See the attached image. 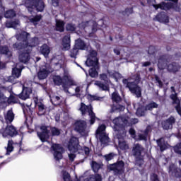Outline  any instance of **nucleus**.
Listing matches in <instances>:
<instances>
[{"label":"nucleus","instance_id":"1","mask_svg":"<svg viewBox=\"0 0 181 181\" xmlns=\"http://www.w3.org/2000/svg\"><path fill=\"white\" fill-rule=\"evenodd\" d=\"M29 36L30 35L25 31H21V33H17L16 35L17 40L21 42H16L13 45V47L20 50L18 59L21 63H28L30 58V53L32 52V47L39 45L38 37L29 40Z\"/></svg>","mask_w":181,"mask_h":181},{"label":"nucleus","instance_id":"38","mask_svg":"<svg viewBox=\"0 0 181 181\" xmlns=\"http://www.w3.org/2000/svg\"><path fill=\"white\" fill-rule=\"evenodd\" d=\"M92 169L95 173H98V170L101 169V164L97 163V161H92Z\"/></svg>","mask_w":181,"mask_h":181},{"label":"nucleus","instance_id":"56","mask_svg":"<svg viewBox=\"0 0 181 181\" xmlns=\"http://www.w3.org/2000/svg\"><path fill=\"white\" fill-rule=\"evenodd\" d=\"M97 139H99L102 144H105V142L110 139V136H99L98 138L97 137Z\"/></svg>","mask_w":181,"mask_h":181},{"label":"nucleus","instance_id":"33","mask_svg":"<svg viewBox=\"0 0 181 181\" xmlns=\"http://www.w3.org/2000/svg\"><path fill=\"white\" fill-rule=\"evenodd\" d=\"M56 30L63 32L64 30V22L60 20L56 21Z\"/></svg>","mask_w":181,"mask_h":181},{"label":"nucleus","instance_id":"35","mask_svg":"<svg viewBox=\"0 0 181 181\" xmlns=\"http://www.w3.org/2000/svg\"><path fill=\"white\" fill-rule=\"evenodd\" d=\"M83 88V85L78 86L75 88V94L77 95V97H81V95H84V90Z\"/></svg>","mask_w":181,"mask_h":181},{"label":"nucleus","instance_id":"51","mask_svg":"<svg viewBox=\"0 0 181 181\" xmlns=\"http://www.w3.org/2000/svg\"><path fill=\"white\" fill-rule=\"evenodd\" d=\"M51 132H52V135H54V136H59V135H60V130H59V129H57L56 127L52 128Z\"/></svg>","mask_w":181,"mask_h":181},{"label":"nucleus","instance_id":"14","mask_svg":"<svg viewBox=\"0 0 181 181\" xmlns=\"http://www.w3.org/2000/svg\"><path fill=\"white\" fill-rule=\"evenodd\" d=\"M4 136H16L18 135V130L16 127L13 125H7L5 129L3 132Z\"/></svg>","mask_w":181,"mask_h":181},{"label":"nucleus","instance_id":"18","mask_svg":"<svg viewBox=\"0 0 181 181\" xmlns=\"http://www.w3.org/2000/svg\"><path fill=\"white\" fill-rule=\"evenodd\" d=\"M22 70H23V65L21 63H18L16 65L15 68H13L12 76L10 78L14 77V78H19L21 77V74L22 73Z\"/></svg>","mask_w":181,"mask_h":181},{"label":"nucleus","instance_id":"49","mask_svg":"<svg viewBox=\"0 0 181 181\" xmlns=\"http://www.w3.org/2000/svg\"><path fill=\"white\" fill-rule=\"evenodd\" d=\"M78 53V49L76 47L71 50L70 57L72 59H76V56H77V54Z\"/></svg>","mask_w":181,"mask_h":181},{"label":"nucleus","instance_id":"24","mask_svg":"<svg viewBox=\"0 0 181 181\" xmlns=\"http://www.w3.org/2000/svg\"><path fill=\"white\" fill-rule=\"evenodd\" d=\"M166 66H168V60H166L165 57H161L158 59V67L159 70H163L166 69Z\"/></svg>","mask_w":181,"mask_h":181},{"label":"nucleus","instance_id":"62","mask_svg":"<svg viewBox=\"0 0 181 181\" xmlns=\"http://www.w3.org/2000/svg\"><path fill=\"white\" fill-rule=\"evenodd\" d=\"M155 79H156V81H157L159 87H162V86H163V84L162 83V81H160V79L158 76H155Z\"/></svg>","mask_w":181,"mask_h":181},{"label":"nucleus","instance_id":"55","mask_svg":"<svg viewBox=\"0 0 181 181\" xmlns=\"http://www.w3.org/2000/svg\"><path fill=\"white\" fill-rule=\"evenodd\" d=\"M136 114L138 117H144L145 115V111H142V108H138Z\"/></svg>","mask_w":181,"mask_h":181},{"label":"nucleus","instance_id":"16","mask_svg":"<svg viewBox=\"0 0 181 181\" xmlns=\"http://www.w3.org/2000/svg\"><path fill=\"white\" fill-rule=\"evenodd\" d=\"M169 173H171L172 176L176 179L181 180V169L176 167L175 164H172L169 166Z\"/></svg>","mask_w":181,"mask_h":181},{"label":"nucleus","instance_id":"45","mask_svg":"<svg viewBox=\"0 0 181 181\" xmlns=\"http://www.w3.org/2000/svg\"><path fill=\"white\" fill-rule=\"evenodd\" d=\"M148 54L149 56H151V62L155 64L156 62L153 61L152 59L153 58V56H155V47L153 46H150L148 48Z\"/></svg>","mask_w":181,"mask_h":181},{"label":"nucleus","instance_id":"12","mask_svg":"<svg viewBox=\"0 0 181 181\" xmlns=\"http://www.w3.org/2000/svg\"><path fill=\"white\" fill-rule=\"evenodd\" d=\"M80 148V141L78 138L76 136H71L68 143V150L72 153H76L78 152V148Z\"/></svg>","mask_w":181,"mask_h":181},{"label":"nucleus","instance_id":"52","mask_svg":"<svg viewBox=\"0 0 181 181\" xmlns=\"http://www.w3.org/2000/svg\"><path fill=\"white\" fill-rule=\"evenodd\" d=\"M63 180L64 181H71L70 174L65 171L63 173Z\"/></svg>","mask_w":181,"mask_h":181},{"label":"nucleus","instance_id":"25","mask_svg":"<svg viewBox=\"0 0 181 181\" xmlns=\"http://www.w3.org/2000/svg\"><path fill=\"white\" fill-rule=\"evenodd\" d=\"M4 118L6 124H11L13 122V119H15V114H13V112L10 110L4 115Z\"/></svg>","mask_w":181,"mask_h":181},{"label":"nucleus","instance_id":"7","mask_svg":"<svg viewBox=\"0 0 181 181\" xmlns=\"http://www.w3.org/2000/svg\"><path fill=\"white\" fill-rule=\"evenodd\" d=\"M79 110L81 111L82 115H86V114H88L90 118V125H93V124L95 122V119H97V117H95V114H94V112H93V106H91V105L87 106L83 103H81Z\"/></svg>","mask_w":181,"mask_h":181},{"label":"nucleus","instance_id":"6","mask_svg":"<svg viewBox=\"0 0 181 181\" xmlns=\"http://www.w3.org/2000/svg\"><path fill=\"white\" fill-rule=\"evenodd\" d=\"M23 2L30 13H33L35 9L37 12H43L45 9V3L42 0H23Z\"/></svg>","mask_w":181,"mask_h":181},{"label":"nucleus","instance_id":"23","mask_svg":"<svg viewBox=\"0 0 181 181\" xmlns=\"http://www.w3.org/2000/svg\"><path fill=\"white\" fill-rule=\"evenodd\" d=\"M170 98L173 100V104H177V105L175 106V110L177 114H179V115H181L180 101L179 100V99H177V96L176 95V94H172L170 95Z\"/></svg>","mask_w":181,"mask_h":181},{"label":"nucleus","instance_id":"11","mask_svg":"<svg viewBox=\"0 0 181 181\" xmlns=\"http://www.w3.org/2000/svg\"><path fill=\"white\" fill-rule=\"evenodd\" d=\"M124 166L125 163L122 160H119L113 164H110L109 169L114 172L115 175H122Z\"/></svg>","mask_w":181,"mask_h":181},{"label":"nucleus","instance_id":"53","mask_svg":"<svg viewBox=\"0 0 181 181\" xmlns=\"http://www.w3.org/2000/svg\"><path fill=\"white\" fill-rule=\"evenodd\" d=\"M66 30H70L71 32H74V30H76V25L72 23L68 24L66 25Z\"/></svg>","mask_w":181,"mask_h":181},{"label":"nucleus","instance_id":"46","mask_svg":"<svg viewBox=\"0 0 181 181\" xmlns=\"http://www.w3.org/2000/svg\"><path fill=\"white\" fill-rule=\"evenodd\" d=\"M177 65L176 64H171L168 66V71H173L174 73L177 71Z\"/></svg>","mask_w":181,"mask_h":181},{"label":"nucleus","instance_id":"43","mask_svg":"<svg viewBox=\"0 0 181 181\" xmlns=\"http://www.w3.org/2000/svg\"><path fill=\"white\" fill-rule=\"evenodd\" d=\"M28 19L31 23H33V25H37V22L42 19V16L38 15L35 16V17H30Z\"/></svg>","mask_w":181,"mask_h":181},{"label":"nucleus","instance_id":"50","mask_svg":"<svg viewBox=\"0 0 181 181\" xmlns=\"http://www.w3.org/2000/svg\"><path fill=\"white\" fill-rule=\"evenodd\" d=\"M114 153H110L109 154H106L103 156L107 162H110V160H112L114 159Z\"/></svg>","mask_w":181,"mask_h":181},{"label":"nucleus","instance_id":"3","mask_svg":"<svg viewBox=\"0 0 181 181\" xmlns=\"http://www.w3.org/2000/svg\"><path fill=\"white\" fill-rule=\"evenodd\" d=\"M53 81L56 86L62 85L64 91L68 94H70V92H69V88L70 86H73L74 82L67 71H64L63 78H62V77L59 75L54 76L53 77Z\"/></svg>","mask_w":181,"mask_h":181},{"label":"nucleus","instance_id":"17","mask_svg":"<svg viewBox=\"0 0 181 181\" xmlns=\"http://www.w3.org/2000/svg\"><path fill=\"white\" fill-rule=\"evenodd\" d=\"M34 103L38 108V115H45V114H46L47 107H46V105H45L42 102L39 101L37 98H34Z\"/></svg>","mask_w":181,"mask_h":181},{"label":"nucleus","instance_id":"32","mask_svg":"<svg viewBox=\"0 0 181 181\" xmlns=\"http://www.w3.org/2000/svg\"><path fill=\"white\" fill-rule=\"evenodd\" d=\"M96 135H99V136H108V134H105V125L102 124L98 127L96 130Z\"/></svg>","mask_w":181,"mask_h":181},{"label":"nucleus","instance_id":"13","mask_svg":"<svg viewBox=\"0 0 181 181\" xmlns=\"http://www.w3.org/2000/svg\"><path fill=\"white\" fill-rule=\"evenodd\" d=\"M52 151H54V158L55 160H61L63 159V154L62 151H63V147L60 146V144H54L52 146Z\"/></svg>","mask_w":181,"mask_h":181},{"label":"nucleus","instance_id":"31","mask_svg":"<svg viewBox=\"0 0 181 181\" xmlns=\"http://www.w3.org/2000/svg\"><path fill=\"white\" fill-rule=\"evenodd\" d=\"M40 52L45 57H47L49 56V53H50V47L47 45H43L40 49Z\"/></svg>","mask_w":181,"mask_h":181},{"label":"nucleus","instance_id":"64","mask_svg":"<svg viewBox=\"0 0 181 181\" xmlns=\"http://www.w3.org/2000/svg\"><path fill=\"white\" fill-rule=\"evenodd\" d=\"M53 6H59V0H52Z\"/></svg>","mask_w":181,"mask_h":181},{"label":"nucleus","instance_id":"42","mask_svg":"<svg viewBox=\"0 0 181 181\" xmlns=\"http://www.w3.org/2000/svg\"><path fill=\"white\" fill-rule=\"evenodd\" d=\"M112 100L114 103H117V104H118V103H120L121 101V96H119L118 93L114 92L112 94Z\"/></svg>","mask_w":181,"mask_h":181},{"label":"nucleus","instance_id":"10","mask_svg":"<svg viewBox=\"0 0 181 181\" xmlns=\"http://www.w3.org/2000/svg\"><path fill=\"white\" fill-rule=\"evenodd\" d=\"M129 122V117H119L113 119V124H115V131H119L117 128H124L128 125Z\"/></svg>","mask_w":181,"mask_h":181},{"label":"nucleus","instance_id":"29","mask_svg":"<svg viewBox=\"0 0 181 181\" xmlns=\"http://www.w3.org/2000/svg\"><path fill=\"white\" fill-rule=\"evenodd\" d=\"M157 145L159 146L161 152H163V151H166V149H168V146H166L165 139L163 137H161L157 140Z\"/></svg>","mask_w":181,"mask_h":181},{"label":"nucleus","instance_id":"30","mask_svg":"<svg viewBox=\"0 0 181 181\" xmlns=\"http://www.w3.org/2000/svg\"><path fill=\"white\" fill-rule=\"evenodd\" d=\"M6 26L7 28H13V29H18L19 26H21V22H19V20H16L14 21H6Z\"/></svg>","mask_w":181,"mask_h":181},{"label":"nucleus","instance_id":"2","mask_svg":"<svg viewBox=\"0 0 181 181\" xmlns=\"http://www.w3.org/2000/svg\"><path fill=\"white\" fill-rule=\"evenodd\" d=\"M85 64H86L88 67H92L89 69V75L93 78L98 77V71H97V70L100 69V65L98 64V58H97V51H90Z\"/></svg>","mask_w":181,"mask_h":181},{"label":"nucleus","instance_id":"47","mask_svg":"<svg viewBox=\"0 0 181 181\" xmlns=\"http://www.w3.org/2000/svg\"><path fill=\"white\" fill-rule=\"evenodd\" d=\"M4 13H5V7L2 6V3L0 1V23L4 18Z\"/></svg>","mask_w":181,"mask_h":181},{"label":"nucleus","instance_id":"63","mask_svg":"<svg viewBox=\"0 0 181 181\" xmlns=\"http://www.w3.org/2000/svg\"><path fill=\"white\" fill-rule=\"evenodd\" d=\"M69 158L71 162H74V159H76V154L70 153L69 154Z\"/></svg>","mask_w":181,"mask_h":181},{"label":"nucleus","instance_id":"40","mask_svg":"<svg viewBox=\"0 0 181 181\" xmlns=\"http://www.w3.org/2000/svg\"><path fill=\"white\" fill-rule=\"evenodd\" d=\"M87 98L89 101H101L103 98L97 95H88Z\"/></svg>","mask_w":181,"mask_h":181},{"label":"nucleus","instance_id":"59","mask_svg":"<svg viewBox=\"0 0 181 181\" xmlns=\"http://www.w3.org/2000/svg\"><path fill=\"white\" fill-rule=\"evenodd\" d=\"M39 138H40V141L42 142L50 143V141H49V139H50L49 136H40Z\"/></svg>","mask_w":181,"mask_h":181},{"label":"nucleus","instance_id":"26","mask_svg":"<svg viewBox=\"0 0 181 181\" xmlns=\"http://www.w3.org/2000/svg\"><path fill=\"white\" fill-rule=\"evenodd\" d=\"M63 50H69L70 49V35H65L62 40Z\"/></svg>","mask_w":181,"mask_h":181},{"label":"nucleus","instance_id":"48","mask_svg":"<svg viewBox=\"0 0 181 181\" xmlns=\"http://www.w3.org/2000/svg\"><path fill=\"white\" fill-rule=\"evenodd\" d=\"M174 152L177 153V155L181 156V143H179L174 146Z\"/></svg>","mask_w":181,"mask_h":181},{"label":"nucleus","instance_id":"9","mask_svg":"<svg viewBox=\"0 0 181 181\" xmlns=\"http://www.w3.org/2000/svg\"><path fill=\"white\" fill-rule=\"evenodd\" d=\"M75 131L78 132L83 136L88 135V130L87 129V122L84 120H78L74 124Z\"/></svg>","mask_w":181,"mask_h":181},{"label":"nucleus","instance_id":"41","mask_svg":"<svg viewBox=\"0 0 181 181\" xmlns=\"http://www.w3.org/2000/svg\"><path fill=\"white\" fill-rule=\"evenodd\" d=\"M158 105L156 103L151 102L145 107V110L146 111H151L153 110V108H158Z\"/></svg>","mask_w":181,"mask_h":181},{"label":"nucleus","instance_id":"5","mask_svg":"<svg viewBox=\"0 0 181 181\" xmlns=\"http://www.w3.org/2000/svg\"><path fill=\"white\" fill-rule=\"evenodd\" d=\"M145 148L140 144H134L132 149V156L134 158V162L137 166H142L145 160V156L144 153Z\"/></svg>","mask_w":181,"mask_h":181},{"label":"nucleus","instance_id":"36","mask_svg":"<svg viewBox=\"0 0 181 181\" xmlns=\"http://www.w3.org/2000/svg\"><path fill=\"white\" fill-rule=\"evenodd\" d=\"M50 98V100L52 102V103L54 105H59V104H60V103H62V100L60 99V97L57 96V95H49Z\"/></svg>","mask_w":181,"mask_h":181},{"label":"nucleus","instance_id":"20","mask_svg":"<svg viewBox=\"0 0 181 181\" xmlns=\"http://www.w3.org/2000/svg\"><path fill=\"white\" fill-rule=\"evenodd\" d=\"M175 122H176V119H175L174 117H170L167 120L163 121L162 122L163 129H172V128L173 127V124H175Z\"/></svg>","mask_w":181,"mask_h":181},{"label":"nucleus","instance_id":"4","mask_svg":"<svg viewBox=\"0 0 181 181\" xmlns=\"http://www.w3.org/2000/svg\"><path fill=\"white\" fill-rule=\"evenodd\" d=\"M133 78L134 80V82H128L129 79H123L122 83L126 84L132 94H135L137 98H139L142 96V89L138 86L139 81H141V77L139 75L136 74Z\"/></svg>","mask_w":181,"mask_h":181},{"label":"nucleus","instance_id":"44","mask_svg":"<svg viewBox=\"0 0 181 181\" xmlns=\"http://www.w3.org/2000/svg\"><path fill=\"white\" fill-rule=\"evenodd\" d=\"M4 16L7 18H15V16H16V13H15V11L13 10H8L6 11Z\"/></svg>","mask_w":181,"mask_h":181},{"label":"nucleus","instance_id":"19","mask_svg":"<svg viewBox=\"0 0 181 181\" xmlns=\"http://www.w3.org/2000/svg\"><path fill=\"white\" fill-rule=\"evenodd\" d=\"M153 21H157L160 23H169V16L166 15V13H159L154 18Z\"/></svg>","mask_w":181,"mask_h":181},{"label":"nucleus","instance_id":"58","mask_svg":"<svg viewBox=\"0 0 181 181\" xmlns=\"http://www.w3.org/2000/svg\"><path fill=\"white\" fill-rule=\"evenodd\" d=\"M100 80H103V81H105V83H108V76H107V74H102L100 75Z\"/></svg>","mask_w":181,"mask_h":181},{"label":"nucleus","instance_id":"27","mask_svg":"<svg viewBox=\"0 0 181 181\" xmlns=\"http://www.w3.org/2000/svg\"><path fill=\"white\" fill-rule=\"evenodd\" d=\"M122 136H117L115 137V139H118L119 140V148L122 149V151H127V149H129V146L127 144L126 141H121V139H122Z\"/></svg>","mask_w":181,"mask_h":181},{"label":"nucleus","instance_id":"8","mask_svg":"<svg viewBox=\"0 0 181 181\" xmlns=\"http://www.w3.org/2000/svg\"><path fill=\"white\" fill-rule=\"evenodd\" d=\"M53 71V69L50 68V66L48 64L43 63L40 66V69L37 72V77L39 80H45V78H47V76L50 73Z\"/></svg>","mask_w":181,"mask_h":181},{"label":"nucleus","instance_id":"60","mask_svg":"<svg viewBox=\"0 0 181 181\" xmlns=\"http://www.w3.org/2000/svg\"><path fill=\"white\" fill-rule=\"evenodd\" d=\"M124 108H125V107H124V106L117 105L116 106V107L113 106V107H112V111H115V110H124Z\"/></svg>","mask_w":181,"mask_h":181},{"label":"nucleus","instance_id":"21","mask_svg":"<svg viewBox=\"0 0 181 181\" xmlns=\"http://www.w3.org/2000/svg\"><path fill=\"white\" fill-rule=\"evenodd\" d=\"M37 136H47L50 134V127L46 125H41L40 127V132H37Z\"/></svg>","mask_w":181,"mask_h":181},{"label":"nucleus","instance_id":"34","mask_svg":"<svg viewBox=\"0 0 181 181\" xmlns=\"http://www.w3.org/2000/svg\"><path fill=\"white\" fill-rule=\"evenodd\" d=\"M0 54H6L7 57H11L12 52L8 49V47H0Z\"/></svg>","mask_w":181,"mask_h":181},{"label":"nucleus","instance_id":"15","mask_svg":"<svg viewBox=\"0 0 181 181\" xmlns=\"http://www.w3.org/2000/svg\"><path fill=\"white\" fill-rule=\"evenodd\" d=\"M88 25L89 28L92 29L93 33H94V32H97V28H98L97 26H98L100 24H97V23L93 21L82 22L79 24V28L81 29H86V30H87V27Z\"/></svg>","mask_w":181,"mask_h":181},{"label":"nucleus","instance_id":"61","mask_svg":"<svg viewBox=\"0 0 181 181\" xmlns=\"http://www.w3.org/2000/svg\"><path fill=\"white\" fill-rule=\"evenodd\" d=\"M113 77H115L116 81H118V78H121L122 77V75L121 74L116 72L114 74Z\"/></svg>","mask_w":181,"mask_h":181},{"label":"nucleus","instance_id":"37","mask_svg":"<svg viewBox=\"0 0 181 181\" xmlns=\"http://www.w3.org/2000/svg\"><path fill=\"white\" fill-rule=\"evenodd\" d=\"M95 86H97L100 88V90H103V91H108L110 90V88L107 85H104L101 81H96L95 82Z\"/></svg>","mask_w":181,"mask_h":181},{"label":"nucleus","instance_id":"28","mask_svg":"<svg viewBox=\"0 0 181 181\" xmlns=\"http://www.w3.org/2000/svg\"><path fill=\"white\" fill-rule=\"evenodd\" d=\"M75 47L78 50H86V45L84 41L81 39H78L75 41Z\"/></svg>","mask_w":181,"mask_h":181},{"label":"nucleus","instance_id":"39","mask_svg":"<svg viewBox=\"0 0 181 181\" xmlns=\"http://www.w3.org/2000/svg\"><path fill=\"white\" fill-rule=\"evenodd\" d=\"M87 181H103V177L100 174L92 175Z\"/></svg>","mask_w":181,"mask_h":181},{"label":"nucleus","instance_id":"57","mask_svg":"<svg viewBox=\"0 0 181 181\" xmlns=\"http://www.w3.org/2000/svg\"><path fill=\"white\" fill-rule=\"evenodd\" d=\"M82 151H83L86 156H88L90 155V148L84 146L83 148H82Z\"/></svg>","mask_w":181,"mask_h":181},{"label":"nucleus","instance_id":"54","mask_svg":"<svg viewBox=\"0 0 181 181\" xmlns=\"http://www.w3.org/2000/svg\"><path fill=\"white\" fill-rule=\"evenodd\" d=\"M13 142L8 141V147H7V152H12L13 151Z\"/></svg>","mask_w":181,"mask_h":181},{"label":"nucleus","instance_id":"22","mask_svg":"<svg viewBox=\"0 0 181 181\" xmlns=\"http://www.w3.org/2000/svg\"><path fill=\"white\" fill-rule=\"evenodd\" d=\"M30 94H32V89L30 88H24L22 93L18 95V97L21 100H28Z\"/></svg>","mask_w":181,"mask_h":181}]
</instances>
